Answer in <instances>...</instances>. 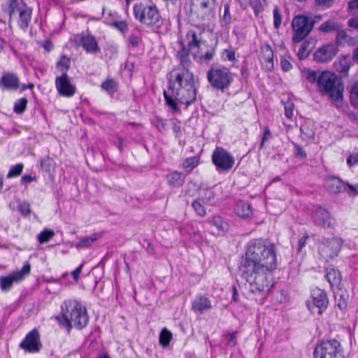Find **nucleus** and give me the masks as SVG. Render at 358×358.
Returning a JSON list of instances; mask_svg holds the SVG:
<instances>
[{"label":"nucleus","instance_id":"f257e3e1","mask_svg":"<svg viewBox=\"0 0 358 358\" xmlns=\"http://www.w3.org/2000/svg\"><path fill=\"white\" fill-rule=\"evenodd\" d=\"M169 88L164 91L166 104L173 113L180 111L178 103L192 104L196 99V87L194 74L189 69L176 68L168 77Z\"/></svg>","mask_w":358,"mask_h":358},{"label":"nucleus","instance_id":"f03ea898","mask_svg":"<svg viewBox=\"0 0 358 358\" xmlns=\"http://www.w3.org/2000/svg\"><path fill=\"white\" fill-rule=\"evenodd\" d=\"M278 266L275 246L266 245L262 239H254L248 243L245 259L239 268L274 271Z\"/></svg>","mask_w":358,"mask_h":358},{"label":"nucleus","instance_id":"7ed1b4c3","mask_svg":"<svg viewBox=\"0 0 358 358\" xmlns=\"http://www.w3.org/2000/svg\"><path fill=\"white\" fill-rule=\"evenodd\" d=\"M61 314L62 316L57 317V320L68 331H70L72 327L82 329L87 325L89 322L85 307L76 301L64 302Z\"/></svg>","mask_w":358,"mask_h":358},{"label":"nucleus","instance_id":"20e7f679","mask_svg":"<svg viewBox=\"0 0 358 358\" xmlns=\"http://www.w3.org/2000/svg\"><path fill=\"white\" fill-rule=\"evenodd\" d=\"M241 277L249 285L250 291L255 294L266 296L273 285L271 272L264 269L239 268Z\"/></svg>","mask_w":358,"mask_h":358},{"label":"nucleus","instance_id":"39448f33","mask_svg":"<svg viewBox=\"0 0 358 358\" xmlns=\"http://www.w3.org/2000/svg\"><path fill=\"white\" fill-rule=\"evenodd\" d=\"M317 89L322 94L328 95L336 108L342 106L344 85L335 73L322 71Z\"/></svg>","mask_w":358,"mask_h":358},{"label":"nucleus","instance_id":"423d86ee","mask_svg":"<svg viewBox=\"0 0 358 358\" xmlns=\"http://www.w3.org/2000/svg\"><path fill=\"white\" fill-rule=\"evenodd\" d=\"M134 14L136 20L148 27L159 28L162 24V19L155 6L135 5Z\"/></svg>","mask_w":358,"mask_h":358},{"label":"nucleus","instance_id":"0eeeda50","mask_svg":"<svg viewBox=\"0 0 358 358\" xmlns=\"http://www.w3.org/2000/svg\"><path fill=\"white\" fill-rule=\"evenodd\" d=\"M3 11L9 15L10 18L17 14L19 27L23 30L27 29L31 19L32 8L28 6L24 1L10 0L8 7L4 8Z\"/></svg>","mask_w":358,"mask_h":358},{"label":"nucleus","instance_id":"6e6552de","mask_svg":"<svg viewBox=\"0 0 358 358\" xmlns=\"http://www.w3.org/2000/svg\"><path fill=\"white\" fill-rule=\"evenodd\" d=\"M207 79L212 87L222 92L227 90L234 80L232 73L224 66L211 67L207 72Z\"/></svg>","mask_w":358,"mask_h":358},{"label":"nucleus","instance_id":"1a4fd4ad","mask_svg":"<svg viewBox=\"0 0 358 358\" xmlns=\"http://www.w3.org/2000/svg\"><path fill=\"white\" fill-rule=\"evenodd\" d=\"M322 19L321 15L315 17L314 20H310L308 17L298 15L292 20L294 34L292 40L294 43H299L303 40L313 29L314 24Z\"/></svg>","mask_w":358,"mask_h":358},{"label":"nucleus","instance_id":"9d476101","mask_svg":"<svg viewBox=\"0 0 358 358\" xmlns=\"http://www.w3.org/2000/svg\"><path fill=\"white\" fill-rule=\"evenodd\" d=\"M314 358H343L341 345L336 339L322 341L313 352Z\"/></svg>","mask_w":358,"mask_h":358},{"label":"nucleus","instance_id":"9b49d317","mask_svg":"<svg viewBox=\"0 0 358 358\" xmlns=\"http://www.w3.org/2000/svg\"><path fill=\"white\" fill-rule=\"evenodd\" d=\"M216 0H190L191 12L202 21H208L215 16Z\"/></svg>","mask_w":358,"mask_h":358},{"label":"nucleus","instance_id":"f8f14e48","mask_svg":"<svg viewBox=\"0 0 358 358\" xmlns=\"http://www.w3.org/2000/svg\"><path fill=\"white\" fill-rule=\"evenodd\" d=\"M343 241L336 237L322 238L318 245L320 255L326 260L336 257L341 248Z\"/></svg>","mask_w":358,"mask_h":358},{"label":"nucleus","instance_id":"ddd939ff","mask_svg":"<svg viewBox=\"0 0 358 358\" xmlns=\"http://www.w3.org/2000/svg\"><path fill=\"white\" fill-rule=\"evenodd\" d=\"M212 162L220 171H228L234 164V157L225 149L217 147L212 155Z\"/></svg>","mask_w":358,"mask_h":358},{"label":"nucleus","instance_id":"4468645a","mask_svg":"<svg viewBox=\"0 0 358 358\" xmlns=\"http://www.w3.org/2000/svg\"><path fill=\"white\" fill-rule=\"evenodd\" d=\"M312 303L310 302L307 303L308 309L315 313L317 309V313L322 314V313L327 309L329 299L327 293L324 290L315 287L311 291Z\"/></svg>","mask_w":358,"mask_h":358},{"label":"nucleus","instance_id":"2eb2a0df","mask_svg":"<svg viewBox=\"0 0 358 358\" xmlns=\"http://www.w3.org/2000/svg\"><path fill=\"white\" fill-rule=\"evenodd\" d=\"M20 348L29 353H37L42 348L39 332L36 329L29 331L20 343Z\"/></svg>","mask_w":358,"mask_h":358},{"label":"nucleus","instance_id":"dca6fc26","mask_svg":"<svg viewBox=\"0 0 358 358\" xmlns=\"http://www.w3.org/2000/svg\"><path fill=\"white\" fill-rule=\"evenodd\" d=\"M31 271V266L29 263H26L20 271L14 272L6 276L0 278V287L3 292L9 291L14 282H18L23 279L25 275L29 274Z\"/></svg>","mask_w":358,"mask_h":358},{"label":"nucleus","instance_id":"f3484780","mask_svg":"<svg viewBox=\"0 0 358 358\" xmlns=\"http://www.w3.org/2000/svg\"><path fill=\"white\" fill-rule=\"evenodd\" d=\"M313 221L315 225L323 228L332 229L336 225L335 219L327 209L321 206L315 208L313 214Z\"/></svg>","mask_w":358,"mask_h":358},{"label":"nucleus","instance_id":"a211bd4d","mask_svg":"<svg viewBox=\"0 0 358 358\" xmlns=\"http://www.w3.org/2000/svg\"><path fill=\"white\" fill-rule=\"evenodd\" d=\"M199 46H181L177 53V58L180 61V69H189L192 65L191 58L196 59V52L199 51Z\"/></svg>","mask_w":358,"mask_h":358},{"label":"nucleus","instance_id":"6ab92c4d","mask_svg":"<svg viewBox=\"0 0 358 358\" xmlns=\"http://www.w3.org/2000/svg\"><path fill=\"white\" fill-rule=\"evenodd\" d=\"M55 86L59 94L64 96L71 97L76 92V87L71 83L66 73L56 78Z\"/></svg>","mask_w":358,"mask_h":358},{"label":"nucleus","instance_id":"aec40b11","mask_svg":"<svg viewBox=\"0 0 358 358\" xmlns=\"http://www.w3.org/2000/svg\"><path fill=\"white\" fill-rule=\"evenodd\" d=\"M338 49L337 46H320L314 52V60L319 63L328 62L336 56Z\"/></svg>","mask_w":358,"mask_h":358},{"label":"nucleus","instance_id":"412c9836","mask_svg":"<svg viewBox=\"0 0 358 358\" xmlns=\"http://www.w3.org/2000/svg\"><path fill=\"white\" fill-rule=\"evenodd\" d=\"M259 60L265 69L271 71L273 69V50L271 46H262Z\"/></svg>","mask_w":358,"mask_h":358},{"label":"nucleus","instance_id":"4be33fe9","mask_svg":"<svg viewBox=\"0 0 358 358\" xmlns=\"http://www.w3.org/2000/svg\"><path fill=\"white\" fill-rule=\"evenodd\" d=\"M324 187L331 194H338L343 190H345V186L343 181L339 178L335 176L328 177L325 180Z\"/></svg>","mask_w":358,"mask_h":358},{"label":"nucleus","instance_id":"5701e85b","mask_svg":"<svg viewBox=\"0 0 358 358\" xmlns=\"http://www.w3.org/2000/svg\"><path fill=\"white\" fill-rule=\"evenodd\" d=\"M211 308V302L207 297L198 296L192 301V310L195 313L203 314Z\"/></svg>","mask_w":358,"mask_h":358},{"label":"nucleus","instance_id":"b1692460","mask_svg":"<svg viewBox=\"0 0 358 358\" xmlns=\"http://www.w3.org/2000/svg\"><path fill=\"white\" fill-rule=\"evenodd\" d=\"M1 84L6 90H17L19 87V80L15 74L8 73L2 76Z\"/></svg>","mask_w":358,"mask_h":358},{"label":"nucleus","instance_id":"393cba45","mask_svg":"<svg viewBox=\"0 0 358 358\" xmlns=\"http://www.w3.org/2000/svg\"><path fill=\"white\" fill-rule=\"evenodd\" d=\"M166 178L169 186L173 187H179L184 184L185 175L178 171H173L167 175Z\"/></svg>","mask_w":358,"mask_h":358},{"label":"nucleus","instance_id":"a878e982","mask_svg":"<svg viewBox=\"0 0 358 358\" xmlns=\"http://www.w3.org/2000/svg\"><path fill=\"white\" fill-rule=\"evenodd\" d=\"M334 66L338 72L344 75L347 74L351 66L350 57L345 55L339 57L338 60L335 62Z\"/></svg>","mask_w":358,"mask_h":358},{"label":"nucleus","instance_id":"bb28decb","mask_svg":"<svg viewBox=\"0 0 358 358\" xmlns=\"http://www.w3.org/2000/svg\"><path fill=\"white\" fill-rule=\"evenodd\" d=\"M326 278L332 287L339 286L341 282V273L334 268L327 269Z\"/></svg>","mask_w":358,"mask_h":358},{"label":"nucleus","instance_id":"cd10ccee","mask_svg":"<svg viewBox=\"0 0 358 358\" xmlns=\"http://www.w3.org/2000/svg\"><path fill=\"white\" fill-rule=\"evenodd\" d=\"M208 222L217 229V233L225 232L228 230L229 224L222 217L215 215L208 220Z\"/></svg>","mask_w":358,"mask_h":358},{"label":"nucleus","instance_id":"c85d7f7f","mask_svg":"<svg viewBox=\"0 0 358 358\" xmlns=\"http://www.w3.org/2000/svg\"><path fill=\"white\" fill-rule=\"evenodd\" d=\"M215 194L212 189H201L199 193V199L202 203L213 205L215 201Z\"/></svg>","mask_w":358,"mask_h":358},{"label":"nucleus","instance_id":"c756f323","mask_svg":"<svg viewBox=\"0 0 358 358\" xmlns=\"http://www.w3.org/2000/svg\"><path fill=\"white\" fill-rule=\"evenodd\" d=\"M320 71H316L310 69H303L301 70L302 77L311 84L317 83L319 85V79L320 78Z\"/></svg>","mask_w":358,"mask_h":358},{"label":"nucleus","instance_id":"7c9ffc66","mask_svg":"<svg viewBox=\"0 0 358 358\" xmlns=\"http://www.w3.org/2000/svg\"><path fill=\"white\" fill-rule=\"evenodd\" d=\"M76 45H97L95 38L90 34H77L73 36Z\"/></svg>","mask_w":358,"mask_h":358},{"label":"nucleus","instance_id":"2f4dec72","mask_svg":"<svg viewBox=\"0 0 358 358\" xmlns=\"http://www.w3.org/2000/svg\"><path fill=\"white\" fill-rule=\"evenodd\" d=\"M349 295L345 290H341L335 295L336 305L340 310H344L348 306Z\"/></svg>","mask_w":358,"mask_h":358},{"label":"nucleus","instance_id":"473e14b6","mask_svg":"<svg viewBox=\"0 0 358 358\" xmlns=\"http://www.w3.org/2000/svg\"><path fill=\"white\" fill-rule=\"evenodd\" d=\"M336 35V45H343L348 43V45H354L353 38L350 37L345 30H343L339 27Z\"/></svg>","mask_w":358,"mask_h":358},{"label":"nucleus","instance_id":"72a5a7b5","mask_svg":"<svg viewBox=\"0 0 358 358\" xmlns=\"http://www.w3.org/2000/svg\"><path fill=\"white\" fill-rule=\"evenodd\" d=\"M236 211L237 215L241 217H248L252 215L250 206L244 201H239L236 204Z\"/></svg>","mask_w":358,"mask_h":358},{"label":"nucleus","instance_id":"f704fd0d","mask_svg":"<svg viewBox=\"0 0 358 358\" xmlns=\"http://www.w3.org/2000/svg\"><path fill=\"white\" fill-rule=\"evenodd\" d=\"M187 45H200L201 43V33L194 30H189L186 34Z\"/></svg>","mask_w":358,"mask_h":358},{"label":"nucleus","instance_id":"c9c22d12","mask_svg":"<svg viewBox=\"0 0 358 358\" xmlns=\"http://www.w3.org/2000/svg\"><path fill=\"white\" fill-rule=\"evenodd\" d=\"M231 15L230 13V6L228 3L224 5V12L222 15H220V26L222 27H228L231 22Z\"/></svg>","mask_w":358,"mask_h":358},{"label":"nucleus","instance_id":"e433bc0d","mask_svg":"<svg viewBox=\"0 0 358 358\" xmlns=\"http://www.w3.org/2000/svg\"><path fill=\"white\" fill-rule=\"evenodd\" d=\"M117 83L112 78L106 80L101 84L102 90L106 91L110 96H113V94L117 91Z\"/></svg>","mask_w":358,"mask_h":358},{"label":"nucleus","instance_id":"4c0bfd02","mask_svg":"<svg viewBox=\"0 0 358 358\" xmlns=\"http://www.w3.org/2000/svg\"><path fill=\"white\" fill-rule=\"evenodd\" d=\"M339 26V24L334 20H327L320 26L319 30L321 32L329 33L338 30Z\"/></svg>","mask_w":358,"mask_h":358},{"label":"nucleus","instance_id":"58836bf2","mask_svg":"<svg viewBox=\"0 0 358 358\" xmlns=\"http://www.w3.org/2000/svg\"><path fill=\"white\" fill-rule=\"evenodd\" d=\"M97 235L93 234L91 236H85L80 239V241L76 244L77 248H87L92 243L97 240Z\"/></svg>","mask_w":358,"mask_h":358},{"label":"nucleus","instance_id":"ea45409f","mask_svg":"<svg viewBox=\"0 0 358 358\" xmlns=\"http://www.w3.org/2000/svg\"><path fill=\"white\" fill-rule=\"evenodd\" d=\"M301 136L303 141H309L314 138L315 132L307 124H302L300 128Z\"/></svg>","mask_w":358,"mask_h":358},{"label":"nucleus","instance_id":"a19ab883","mask_svg":"<svg viewBox=\"0 0 358 358\" xmlns=\"http://www.w3.org/2000/svg\"><path fill=\"white\" fill-rule=\"evenodd\" d=\"M70 64V58L66 55H62L59 61L57 63V68L62 72V73H66V71L69 69Z\"/></svg>","mask_w":358,"mask_h":358},{"label":"nucleus","instance_id":"79ce46f5","mask_svg":"<svg viewBox=\"0 0 358 358\" xmlns=\"http://www.w3.org/2000/svg\"><path fill=\"white\" fill-rule=\"evenodd\" d=\"M172 338V334L166 328L163 329L159 334V344L164 348L167 347Z\"/></svg>","mask_w":358,"mask_h":358},{"label":"nucleus","instance_id":"37998d69","mask_svg":"<svg viewBox=\"0 0 358 358\" xmlns=\"http://www.w3.org/2000/svg\"><path fill=\"white\" fill-rule=\"evenodd\" d=\"M27 102L28 101L26 98L17 99L14 103L13 111L17 114L23 113L26 110Z\"/></svg>","mask_w":358,"mask_h":358},{"label":"nucleus","instance_id":"c03bdc74","mask_svg":"<svg viewBox=\"0 0 358 358\" xmlns=\"http://www.w3.org/2000/svg\"><path fill=\"white\" fill-rule=\"evenodd\" d=\"M350 100L352 106L358 108V80L352 87Z\"/></svg>","mask_w":358,"mask_h":358},{"label":"nucleus","instance_id":"a18cd8bd","mask_svg":"<svg viewBox=\"0 0 358 358\" xmlns=\"http://www.w3.org/2000/svg\"><path fill=\"white\" fill-rule=\"evenodd\" d=\"M23 168L24 165L22 163H19L12 166L7 174V178H12L19 176L22 173Z\"/></svg>","mask_w":358,"mask_h":358},{"label":"nucleus","instance_id":"49530a36","mask_svg":"<svg viewBox=\"0 0 358 358\" xmlns=\"http://www.w3.org/2000/svg\"><path fill=\"white\" fill-rule=\"evenodd\" d=\"M55 236V232L50 229H44L38 235V241L40 243L48 242Z\"/></svg>","mask_w":358,"mask_h":358},{"label":"nucleus","instance_id":"de8ad7c7","mask_svg":"<svg viewBox=\"0 0 358 358\" xmlns=\"http://www.w3.org/2000/svg\"><path fill=\"white\" fill-rule=\"evenodd\" d=\"M201 200H200L199 198L196 200H194L192 203V208H194L195 213L201 216V217H203L206 215V209L204 208V206H203V204L201 203Z\"/></svg>","mask_w":358,"mask_h":358},{"label":"nucleus","instance_id":"09e8293b","mask_svg":"<svg viewBox=\"0 0 358 358\" xmlns=\"http://www.w3.org/2000/svg\"><path fill=\"white\" fill-rule=\"evenodd\" d=\"M199 164V159L196 157H192L187 158L183 164V168L185 169H189V172H190L194 168L197 166Z\"/></svg>","mask_w":358,"mask_h":358},{"label":"nucleus","instance_id":"8fccbe9b","mask_svg":"<svg viewBox=\"0 0 358 358\" xmlns=\"http://www.w3.org/2000/svg\"><path fill=\"white\" fill-rule=\"evenodd\" d=\"M152 122L159 131L167 129L166 121L159 116H155L152 119Z\"/></svg>","mask_w":358,"mask_h":358},{"label":"nucleus","instance_id":"3c124183","mask_svg":"<svg viewBox=\"0 0 358 358\" xmlns=\"http://www.w3.org/2000/svg\"><path fill=\"white\" fill-rule=\"evenodd\" d=\"M222 59L223 61L235 62V51L231 48L224 49L222 53Z\"/></svg>","mask_w":358,"mask_h":358},{"label":"nucleus","instance_id":"603ef678","mask_svg":"<svg viewBox=\"0 0 358 358\" xmlns=\"http://www.w3.org/2000/svg\"><path fill=\"white\" fill-rule=\"evenodd\" d=\"M111 27L115 28L119 30L122 33H124L128 29V26L124 21H117L114 20L108 22Z\"/></svg>","mask_w":358,"mask_h":358},{"label":"nucleus","instance_id":"864d4df0","mask_svg":"<svg viewBox=\"0 0 358 358\" xmlns=\"http://www.w3.org/2000/svg\"><path fill=\"white\" fill-rule=\"evenodd\" d=\"M41 166L46 172H50L53 169V161L49 157H46L41 160Z\"/></svg>","mask_w":358,"mask_h":358},{"label":"nucleus","instance_id":"5fc2aeb1","mask_svg":"<svg viewBox=\"0 0 358 358\" xmlns=\"http://www.w3.org/2000/svg\"><path fill=\"white\" fill-rule=\"evenodd\" d=\"M250 6L254 10L256 16H258L259 12L263 9V6L261 0H252L250 1Z\"/></svg>","mask_w":358,"mask_h":358},{"label":"nucleus","instance_id":"6e6d98bb","mask_svg":"<svg viewBox=\"0 0 358 358\" xmlns=\"http://www.w3.org/2000/svg\"><path fill=\"white\" fill-rule=\"evenodd\" d=\"M17 209L24 216L29 215L31 213L30 205L27 201L20 203L17 206Z\"/></svg>","mask_w":358,"mask_h":358},{"label":"nucleus","instance_id":"4d7b16f0","mask_svg":"<svg viewBox=\"0 0 358 358\" xmlns=\"http://www.w3.org/2000/svg\"><path fill=\"white\" fill-rule=\"evenodd\" d=\"M215 55V49L210 48V50H207L204 54H201L199 58L201 62H209L210 61L213 56Z\"/></svg>","mask_w":358,"mask_h":358},{"label":"nucleus","instance_id":"13d9d810","mask_svg":"<svg viewBox=\"0 0 358 358\" xmlns=\"http://www.w3.org/2000/svg\"><path fill=\"white\" fill-rule=\"evenodd\" d=\"M273 24L274 27L278 29L281 24V15L278 6L273 8Z\"/></svg>","mask_w":358,"mask_h":358},{"label":"nucleus","instance_id":"bf43d9fd","mask_svg":"<svg viewBox=\"0 0 358 358\" xmlns=\"http://www.w3.org/2000/svg\"><path fill=\"white\" fill-rule=\"evenodd\" d=\"M141 32L139 30H136L131 33L129 37V41L131 45H138L141 43Z\"/></svg>","mask_w":358,"mask_h":358},{"label":"nucleus","instance_id":"052dcab7","mask_svg":"<svg viewBox=\"0 0 358 358\" xmlns=\"http://www.w3.org/2000/svg\"><path fill=\"white\" fill-rule=\"evenodd\" d=\"M347 164L349 166H353L358 164V152H350L347 157Z\"/></svg>","mask_w":358,"mask_h":358},{"label":"nucleus","instance_id":"680f3d73","mask_svg":"<svg viewBox=\"0 0 358 358\" xmlns=\"http://www.w3.org/2000/svg\"><path fill=\"white\" fill-rule=\"evenodd\" d=\"M294 105L292 102H287L285 104V115L289 120H292L293 117Z\"/></svg>","mask_w":358,"mask_h":358},{"label":"nucleus","instance_id":"e2e57ef3","mask_svg":"<svg viewBox=\"0 0 358 358\" xmlns=\"http://www.w3.org/2000/svg\"><path fill=\"white\" fill-rule=\"evenodd\" d=\"M294 154L296 157H299L301 159L306 158V157H307L306 152L301 146H300L297 144H294Z\"/></svg>","mask_w":358,"mask_h":358},{"label":"nucleus","instance_id":"0e129e2a","mask_svg":"<svg viewBox=\"0 0 358 358\" xmlns=\"http://www.w3.org/2000/svg\"><path fill=\"white\" fill-rule=\"evenodd\" d=\"M335 0H315V3L316 6L321 7L322 8H330Z\"/></svg>","mask_w":358,"mask_h":358},{"label":"nucleus","instance_id":"69168bd1","mask_svg":"<svg viewBox=\"0 0 358 358\" xmlns=\"http://www.w3.org/2000/svg\"><path fill=\"white\" fill-rule=\"evenodd\" d=\"M347 186L348 189H345V191H346L350 196L358 195V185H352L351 184L347 183Z\"/></svg>","mask_w":358,"mask_h":358},{"label":"nucleus","instance_id":"338daca9","mask_svg":"<svg viewBox=\"0 0 358 358\" xmlns=\"http://www.w3.org/2000/svg\"><path fill=\"white\" fill-rule=\"evenodd\" d=\"M307 47L308 46H300L297 53L300 59H304L308 56L310 50H307Z\"/></svg>","mask_w":358,"mask_h":358},{"label":"nucleus","instance_id":"774afa93","mask_svg":"<svg viewBox=\"0 0 358 358\" xmlns=\"http://www.w3.org/2000/svg\"><path fill=\"white\" fill-rule=\"evenodd\" d=\"M348 25L350 27L358 29V16L350 18L348 21Z\"/></svg>","mask_w":358,"mask_h":358}]
</instances>
